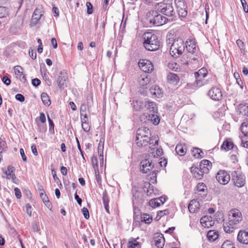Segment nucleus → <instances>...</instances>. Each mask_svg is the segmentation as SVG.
I'll use <instances>...</instances> for the list:
<instances>
[{
	"label": "nucleus",
	"mask_w": 248,
	"mask_h": 248,
	"mask_svg": "<svg viewBox=\"0 0 248 248\" xmlns=\"http://www.w3.org/2000/svg\"><path fill=\"white\" fill-rule=\"evenodd\" d=\"M229 221L223 224L224 231L230 233L233 232L238 225L243 219L241 213L236 209H232L229 215Z\"/></svg>",
	"instance_id": "1"
},
{
	"label": "nucleus",
	"mask_w": 248,
	"mask_h": 248,
	"mask_svg": "<svg viewBox=\"0 0 248 248\" xmlns=\"http://www.w3.org/2000/svg\"><path fill=\"white\" fill-rule=\"evenodd\" d=\"M143 45L145 48L150 51L158 50L160 47V41L157 35L152 32H146L142 36Z\"/></svg>",
	"instance_id": "2"
},
{
	"label": "nucleus",
	"mask_w": 248,
	"mask_h": 248,
	"mask_svg": "<svg viewBox=\"0 0 248 248\" xmlns=\"http://www.w3.org/2000/svg\"><path fill=\"white\" fill-rule=\"evenodd\" d=\"M146 19L150 24L155 26L163 25L170 21L156 10L149 11L146 14Z\"/></svg>",
	"instance_id": "3"
},
{
	"label": "nucleus",
	"mask_w": 248,
	"mask_h": 248,
	"mask_svg": "<svg viewBox=\"0 0 248 248\" xmlns=\"http://www.w3.org/2000/svg\"><path fill=\"white\" fill-rule=\"evenodd\" d=\"M150 134L149 129L145 127L139 128L136 132V143L139 147H146L148 145V134Z\"/></svg>",
	"instance_id": "4"
},
{
	"label": "nucleus",
	"mask_w": 248,
	"mask_h": 248,
	"mask_svg": "<svg viewBox=\"0 0 248 248\" xmlns=\"http://www.w3.org/2000/svg\"><path fill=\"white\" fill-rule=\"evenodd\" d=\"M155 9L160 13L171 17L170 20L176 17V13L174 10L172 3L159 2L155 5Z\"/></svg>",
	"instance_id": "5"
},
{
	"label": "nucleus",
	"mask_w": 248,
	"mask_h": 248,
	"mask_svg": "<svg viewBox=\"0 0 248 248\" xmlns=\"http://www.w3.org/2000/svg\"><path fill=\"white\" fill-rule=\"evenodd\" d=\"M170 46V54L174 58L179 57L183 52L185 48L184 41L181 38L172 39Z\"/></svg>",
	"instance_id": "6"
},
{
	"label": "nucleus",
	"mask_w": 248,
	"mask_h": 248,
	"mask_svg": "<svg viewBox=\"0 0 248 248\" xmlns=\"http://www.w3.org/2000/svg\"><path fill=\"white\" fill-rule=\"evenodd\" d=\"M232 180L234 185L238 187H243L246 183V177L244 174L238 171H233L231 173Z\"/></svg>",
	"instance_id": "7"
},
{
	"label": "nucleus",
	"mask_w": 248,
	"mask_h": 248,
	"mask_svg": "<svg viewBox=\"0 0 248 248\" xmlns=\"http://www.w3.org/2000/svg\"><path fill=\"white\" fill-rule=\"evenodd\" d=\"M178 15L182 17H185L187 15V6L184 0H175Z\"/></svg>",
	"instance_id": "8"
},
{
	"label": "nucleus",
	"mask_w": 248,
	"mask_h": 248,
	"mask_svg": "<svg viewBox=\"0 0 248 248\" xmlns=\"http://www.w3.org/2000/svg\"><path fill=\"white\" fill-rule=\"evenodd\" d=\"M154 167L152 161L149 158H145L140 162V171L143 173H147L153 169Z\"/></svg>",
	"instance_id": "9"
},
{
	"label": "nucleus",
	"mask_w": 248,
	"mask_h": 248,
	"mask_svg": "<svg viewBox=\"0 0 248 248\" xmlns=\"http://www.w3.org/2000/svg\"><path fill=\"white\" fill-rule=\"evenodd\" d=\"M216 179L221 185L227 184L230 180V175L225 170H220L216 175Z\"/></svg>",
	"instance_id": "10"
},
{
	"label": "nucleus",
	"mask_w": 248,
	"mask_h": 248,
	"mask_svg": "<svg viewBox=\"0 0 248 248\" xmlns=\"http://www.w3.org/2000/svg\"><path fill=\"white\" fill-rule=\"evenodd\" d=\"M139 66L140 69L145 73H149L152 72L154 69L153 63L147 60H141L139 62Z\"/></svg>",
	"instance_id": "11"
},
{
	"label": "nucleus",
	"mask_w": 248,
	"mask_h": 248,
	"mask_svg": "<svg viewBox=\"0 0 248 248\" xmlns=\"http://www.w3.org/2000/svg\"><path fill=\"white\" fill-rule=\"evenodd\" d=\"M195 81L193 83H187L186 86V88L195 90L206 84V81L204 78L205 77L201 76H195Z\"/></svg>",
	"instance_id": "12"
},
{
	"label": "nucleus",
	"mask_w": 248,
	"mask_h": 248,
	"mask_svg": "<svg viewBox=\"0 0 248 248\" xmlns=\"http://www.w3.org/2000/svg\"><path fill=\"white\" fill-rule=\"evenodd\" d=\"M208 95L212 99L217 101L220 100L222 97V92L217 87H212L209 91Z\"/></svg>",
	"instance_id": "13"
},
{
	"label": "nucleus",
	"mask_w": 248,
	"mask_h": 248,
	"mask_svg": "<svg viewBox=\"0 0 248 248\" xmlns=\"http://www.w3.org/2000/svg\"><path fill=\"white\" fill-rule=\"evenodd\" d=\"M67 74L64 71H61L60 73L57 81L59 88L64 89L67 87Z\"/></svg>",
	"instance_id": "14"
},
{
	"label": "nucleus",
	"mask_w": 248,
	"mask_h": 248,
	"mask_svg": "<svg viewBox=\"0 0 248 248\" xmlns=\"http://www.w3.org/2000/svg\"><path fill=\"white\" fill-rule=\"evenodd\" d=\"M203 170L201 169L200 166H193L191 168V172L194 178L198 180L202 179L203 177L204 174H206L207 173L203 172Z\"/></svg>",
	"instance_id": "15"
},
{
	"label": "nucleus",
	"mask_w": 248,
	"mask_h": 248,
	"mask_svg": "<svg viewBox=\"0 0 248 248\" xmlns=\"http://www.w3.org/2000/svg\"><path fill=\"white\" fill-rule=\"evenodd\" d=\"M237 239L240 243L248 245V232L240 230L238 233Z\"/></svg>",
	"instance_id": "16"
},
{
	"label": "nucleus",
	"mask_w": 248,
	"mask_h": 248,
	"mask_svg": "<svg viewBox=\"0 0 248 248\" xmlns=\"http://www.w3.org/2000/svg\"><path fill=\"white\" fill-rule=\"evenodd\" d=\"M42 16L43 14H41L40 10L38 9H36L33 12L30 24L31 26H35L38 23V21L41 19Z\"/></svg>",
	"instance_id": "17"
},
{
	"label": "nucleus",
	"mask_w": 248,
	"mask_h": 248,
	"mask_svg": "<svg viewBox=\"0 0 248 248\" xmlns=\"http://www.w3.org/2000/svg\"><path fill=\"white\" fill-rule=\"evenodd\" d=\"M3 172L6 175V178L8 179H12L13 182H15L14 180L16 179L15 174V168L12 166H8L7 169L4 170L2 169Z\"/></svg>",
	"instance_id": "18"
},
{
	"label": "nucleus",
	"mask_w": 248,
	"mask_h": 248,
	"mask_svg": "<svg viewBox=\"0 0 248 248\" xmlns=\"http://www.w3.org/2000/svg\"><path fill=\"white\" fill-rule=\"evenodd\" d=\"M186 47L188 52L194 53L196 50V41L194 39H188L186 43Z\"/></svg>",
	"instance_id": "19"
},
{
	"label": "nucleus",
	"mask_w": 248,
	"mask_h": 248,
	"mask_svg": "<svg viewBox=\"0 0 248 248\" xmlns=\"http://www.w3.org/2000/svg\"><path fill=\"white\" fill-rule=\"evenodd\" d=\"M188 208L191 213L197 212L200 209L199 202L196 200H191L188 204Z\"/></svg>",
	"instance_id": "20"
},
{
	"label": "nucleus",
	"mask_w": 248,
	"mask_h": 248,
	"mask_svg": "<svg viewBox=\"0 0 248 248\" xmlns=\"http://www.w3.org/2000/svg\"><path fill=\"white\" fill-rule=\"evenodd\" d=\"M150 81V78L147 74L141 75L138 78V82L139 84L142 87L147 85Z\"/></svg>",
	"instance_id": "21"
},
{
	"label": "nucleus",
	"mask_w": 248,
	"mask_h": 248,
	"mask_svg": "<svg viewBox=\"0 0 248 248\" xmlns=\"http://www.w3.org/2000/svg\"><path fill=\"white\" fill-rule=\"evenodd\" d=\"M200 221L202 226L205 228H209L214 224V221L212 220L210 217H209L208 216H204L202 217L201 218Z\"/></svg>",
	"instance_id": "22"
},
{
	"label": "nucleus",
	"mask_w": 248,
	"mask_h": 248,
	"mask_svg": "<svg viewBox=\"0 0 248 248\" xmlns=\"http://www.w3.org/2000/svg\"><path fill=\"white\" fill-rule=\"evenodd\" d=\"M144 107L149 111L151 113H155L157 112V109L156 104L155 102L152 101H146L144 103Z\"/></svg>",
	"instance_id": "23"
},
{
	"label": "nucleus",
	"mask_w": 248,
	"mask_h": 248,
	"mask_svg": "<svg viewBox=\"0 0 248 248\" xmlns=\"http://www.w3.org/2000/svg\"><path fill=\"white\" fill-rule=\"evenodd\" d=\"M199 166L201 167V169L203 170V172L208 173L209 170L211 168V163L208 160H202Z\"/></svg>",
	"instance_id": "24"
},
{
	"label": "nucleus",
	"mask_w": 248,
	"mask_h": 248,
	"mask_svg": "<svg viewBox=\"0 0 248 248\" xmlns=\"http://www.w3.org/2000/svg\"><path fill=\"white\" fill-rule=\"evenodd\" d=\"M134 111H140L144 107V103L141 100H134L131 104Z\"/></svg>",
	"instance_id": "25"
},
{
	"label": "nucleus",
	"mask_w": 248,
	"mask_h": 248,
	"mask_svg": "<svg viewBox=\"0 0 248 248\" xmlns=\"http://www.w3.org/2000/svg\"><path fill=\"white\" fill-rule=\"evenodd\" d=\"M154 242L155 246L158 248H162L165 244V239L163 235H159L154 238Z\"/></svg>",
	"instance_id": "26"
},
{
	"label": "nucleus",
	"mask_w": 248,
	"mask_h": 248,
	"mask_svg": "<svg viewBox=\"0 0 248 248\" xmlns=\"http://www.w3.org/2000/svg\"><path fill=\"white\" fill-rule=\"evenodd\" d=\"M149 90L151 94L156 97H160L162 94L161 89L156 85L152 86Z\"/></svg>",
	"instance_id": "27"
},
{
	"label": "nucleus",
	"mask_w": 248,
	"mask_h": 248,
	"mask_svg": "<svg viewBox=\"0 0 248 248\" xmlns=\"http://www.w3.org/2000/svg\"><path fill=\"white\" fill-rule=\"evenodd\" d=\"M167 79L170 83L174 85L177 84L180 80L179 77L173 73H170L168 75Z\"/></svg>",
	"instance_id": "28"
},
{
	"label": "nucleus",
	"mask_w": 248,
	"mask_h": 248,
	"mask_svg": "<svg viewBox=\"0 0 248 248\" xmlns=\"http://www.w3.org/2000/svg\"><path fill=\"white\" fill-rule=\"evenodd\" d=\"M147 141L149 148L151 149V150H153L154 147L158 145V138L156 136H152L151 138L149 137V140Z\"/></svg>",
	"instance_id": "29"
},
{
	"label": "nucleus",
	"mask_w": 248,
	"mask_h": 248,
	"mask_svg": "<svg viewBox=\"0 0 248 248\" xmlns=\"http://www.w3.org/2000/svg\"><path fill=\"white\" fill-rule=\"evenodd\" d=\"M40 197L47 208L51 210L52 207V205L46 194L44 193H40Z\"/></svg>",
	"instance_id": "30"
},
{
	"label": "nucleus",
	"mask_w": 248,
	"mask_h": 248,
	"mask_svg": "<svg viewBox=\"0 0 248 248\" xmlns=\"http://www.w3.org/2000/svg\"><path fill=\"white\" fill-rule=\"evenodd\" d=\"M218 237V233L217 231L215 230L209 231L207 233V237L209 241H214Z\"/></svg>",
	"instance_id": "31"
},
{
	"label": "nucleus",
	"mask_w": 248,
	"mask_h": 248,
	"mask_svg": "<svg viewBox=\"0 0 248 248\" xmlns=\"http://www.w3.org/2000/svg\"><path fill=\"white\" fill-rule=\"evenodd\" d=\"M146 117L148 120H150L155 125H157L159 123L160 119L159 117L155 113H151L146 115Z\"/></svg>",
	"instance_id": "32"
},
{
	"label": "nucleus",
	"mask_w": 248,
	"mask_h": 248,
	"mask_svg": "<svg viewBox=\"0 0 248 248\" xmlns=\"http://www.w3.org/2000/svg\"><path fill=\"white\" fill-rule=\"evenodd\" d=\"M15 74L16 77L19 78L21 80L22 79L25 80V76L23 74L22 68L20 66H16L14 67Z\"/></svg>",
	"instance_id": "33"
},
{
	"label": "nucleus",
	"mask_w": 248,
	"mask_h": 248,
	"mask_svg": "<svg viewBox=\"0 0 248 248\" xmlns=\"http://www.w3.org/2000/svg\"><path fill=\"white\" fill-rule=\"evenodd\" d=\"M132 202L133 203H136L137 204H140L142 203V200L141 198V194L140 192L136 191L133 193Z\"/></svg>",
	"instance_id": "34"
},
{
	"label": "nucleus",
	"mask_w": 248,
	"mask_h": 248,
	"mask_svg": "<svg viewBox=\"0 0 248 248\" xmlns=\"http://www.w3.org/2000/svg\"><path fill=\"white\" fill-rule=\"evenodd\" d=\"M176 153L180 155H184L186 152V148L185 145L178 144L175 147Z\"/></svg>",
	"instance_id": "35"
},
{
	"label": "nucleus",
	"mask_w": 248,
	"mask_h": 248,
	"mask_svg": "<svg viewBox=\"0 0 248 248\" xmlns=\"http://www.w3.org/2000/svg\"><path fill=\"white\" fill-rule=\"evenodd\" d=\"M103 202L104 206L106 212L109 213V198L106 193H103L102 197Z\"/></svg>",
	"instance_id": "36"
},
{
	"label": "nucleus",
	"mask_w": 248,
	"mask_h": 248,
	"mask_svg": "<svg viewBox=\"0 0 248 248\" xmlns=\"http://www.w3.org/2000/svg\"><path fill=\"white\" fill-rule=\"evenodd\" d=\"M233 144L232 141L226 140L224 141L221 146L222 149H224L225 151H228L233 148Z\"/></svg>",
	"instance_id": "37"
},
{
	"label": "nucleus",
	"mask_w": 248,
	"mask_h": 248,
	"mask_svg": "<svg viewBox=\"0 0 248 248\" xmlns=\"http://www.w3.org/2000/svg\"><path fill=\"white\" fill-rule=\"evenodd\" d=\"M42 101L43 104L46 106H49L51 104V102L49 97L47 94L46 93H43L41 95Z\"/></svg>",
	"instance_id": "38"
},
{
	"label": "nucleus",
	"mask_w": 248,
	"mask_h": 248,
	"mask_svg": "<svg viewBox=\"0 0 248 248\" xmlns=\"http://www.w3.org/2000/svg\"><path fill=\"white\" fill-rule=\"evenodd\" d=\"M241 131L244 136H248V121L243 122L241 125Z\"/></svg>",
	"instance_id": "39"
},
{
	"label": "nucleus",
	"mask_w": 248,
	"mask_h": 248,
	"mask_svg": "<svg viewBox=\"0 0 248 248\" xmlns=\"http://www.w3.org/2000/svg\"><path fill=\"white\" fill-rule=\"evenodd\" d=\"M192 154L195 158H202V155L203 153L201 150V149L194 148L192 150H191Z\"/></svg>",
	"instance_id": "40"
},
{
	"label": "nucleus",
	"mask_w": 248,
	"mask_h": 248,
	"mask_svg": "<svg viewBox=\"0 0 248 248\" xmlns=\"http://www.w3.org/2000/svg\"><path fill=\"white\" fill-rule=\"evenodd\" d=\"M139 217V219L140 218L141 219V222H144L145 223H150L152 221V218L150 217L149 215L147 214H143V215H141Z\"/></svg>",
	"instance_id": "41"
},
{
	"label": "nucleus",
	"mask_w": 248,
	"mask_h": 248,
	"mask_svg": "<svg viewBox=\"0 0 248 248\" xmlns=\"http://www.w3.org/2000/svg\"><path fill=\"white\" fill-rule=\"evenodd\" d=\"M240 113L248 117V105H240L239 108Z\"/></svg>",
	"instance_id": "42"
},
{
	"label": "nucleus",
	"mask_w": 248,
	"mask_h": 248,
	"mask_svg": "<svg viewBox=\"0 0 248 248\" xmlns=\"http://www.w3.org/2000/svg\"><path fill=\"white\" fill-rule=\"evenodd\" d=\"M162 153L163 151L162 149H157L155 151V152L152 150V152H150V153L148 154V156L150 157H157L158 156H160L161 155H162Z\"/></svg>",
	"instance_id": "43"
},
{
	"label": "nucleus",
	"mask_w": 248,
	"mask_h": 248,
	"mask_svg": "<svg viewBox=\"0 0 248 248\" xmlns=\"http://www.w3.org/2000/svg\"><path fill=\"white\" fill-rule=\"evenodd\" d=\"M7 149V146L6 141L2 138H0V155L6 152Z\"/></svg>",
	"instance_id": "44"
},
{
	"label": "nucleus",
	"mask_w": 248,
	"mask_h": 248,
	"mask_svg": "<svg viewBox=\"0 0 248 248\" xmlns=\"http://www.w3.org/2000/svg\"><path fill=\"white\" fill-rule=\"evenodd\" d=\"M195 76H201L202 77H206L207 75V69L205 68H202L198 70L197 72H196L194 73Z\"/></svg>",
	"instance_id": "45"
},
{
	"label": "nucleus",
	"mask_w": 248,
	"mask_h": 248,
	"mask_svg": "<svg viewBox=\"0 0 248 248\" xmlns=\"http://www.w3.org/2000/svg\"><path fill=\"white\" fill-rule=\"evenodd\" d=\"M138 205L136 203H133V210H134V220L135 222H138L140 223V221L139 220V215H136V213L137 211H139V209L138 207Z\"/></svg>",
	"instance_id": "46"
},
{
	"label": "nucleus",
	"mask_w": 248,
	"mask_h": 248,
	"mask_svg": "<svg viewBox=\"0 0 248 248\" xmlns=\"http://www.w3.org/2000/svg\"><path fill=\"white\" fill-rule=\"evenodd\" d=\"M91 162L95 172L96 173V171H98V161L97 157L95 156H93L91 158Z\"/></svg>",
	"instance_id": "47"
},
{
	"label": "nucleus",
	"mask_w": 248,
	"mask_h": 248,
	"mask_svg": "<svg viewBox=\"0 0 248 248\" xmlns=\"http://www.w3.org/2000/svg\"><path fill=\"white\" fill-rule=\"evenodd\" d=\"M159 201V199L157 198L152 199L149 201V205L153 208L159 206L161 204H160Z\"/></svg>",
	"instance_id": "48"
},
{
	"label": "nucleus",
	"mask_w": 248,
	"mask_h": 248,
	"mask_svg": "<svg viewBox=\"0 0 248 248\" xmlns=\"http://www.w3.org/2000/svg\"><path fill=\"white\" fill-rule=\"evenodd\" d=\"M8 15V9L5 7L0 6V17H3Z\"/></svg>",
	"instance_id": "49"
},
{
	"label": "nucleus",
	"mask_w": 248,
	"mask_h": 248,
	"mask_svg": "<svg viewBox=\"0 0 248 248\" xmlns=\"http://www.w3.org/2000/svg\"><path fill=\"white\" fill-rule=\"evenodd\" d=\"M127 247L128 248H139L140 244L134 240L133 241H129L128 243Z\"/></svg>",
	"instance_id": "50"
},
{
	"label": "nucleus",
	"mask_w": 248,
	"mask_h": 248,
	"mask_svg": "<svg viewBox=\"0 0 248 248\" xmlns=\"http://www.w3.org/2000/svg\"><path fill=\"white\" fill-rule=\"evenodd\" d=\"M101 143H102V141L100 140V142L98 144V149H97L98 154L99 156V155L103 156L104 143H103L102 144Z\"/></svg>",
	"instance_id": "51"
},
{
	"label": "nucleus",
	"mask_w": 248,
	"mask_h": 248,
	"mask_svg": "<svg viewBox=\"0 0 248 248\" xmlns=\"http://www.w3.org/2000/svg\"><path fill=\"white\" fill-rule=\"evenodd\" d=\"M24 22V18L22 16H19L17 18V22L16 23V26L18 28H20L22 26Z\"/></svg>",
	"instance_id": "52"
},
{
	"label": "nucleus",
	"mask_w": 248,
	"mask_h": 248,
	"mask_svg": "<svg viewBox=\"0 0 248 248\" xmlns=\"http://www.w3.org/2000/svg\"><path fill=\"white\" fill-rule=\"evenodd\" d=\"M170 211L168 209H166L163 210L159 211L157 212V217H159V218H161L164 215H167L169 214Z\"/></svg>",
	"instance_id": "53"
},
{
	"label": "nucleus",
	"mask_w": 248,
	"mask_h": 248,
	"mask_svg": "<svg viewBox=\"0 0 248 248\" xmlns=\"http://www.w3.org/2000/svg\"><path fill=\"white\" fill-rule=\"evenodd\" d=\"M206 186L203 183H200L197 186V190L200 192H204L206 190Z\"/></svg>",
	"instance_id": "54"
},
{
	"label": "nucleus",
	"mask_w": 248,
	"mask_h": 248,
	"mask_svg": "<svg viewBox=\"0 0 248 248\" xmlns=\"http://www.w3.org/2000/svg\"><path fill=\"white\" fill-rule=\"evenodd\" d=\"M221 248H235V247L231 242L227 241L223 243Z\"/></svg>",
	"instance_id": "55"
},
{
	"label": "nucleus",
	"mask_w": 248,
	"mask_h": 248,
	"mask_svg": "<svg viewBox=\"0 0 248 248\" xmlns=\"http://www.w3.org/2000/svg\"><path fill=\"white\" fill-rule=\"evenodd\" d=\"M81 125L83 130L85 132H87L90 131L91 126L89 122L86 123L82 124Z\"/></svg>",
	"instance_id": "56"
},
{
	"label": "nucleus",
	"mask_w": 248,
	"mask_h": 248,
	"mask_svg": "<svg viewBox=\"0 0 248 248\" xmlns=\"http://www.w3.org/2000/svg\"><path fill=\"white\" fill-rule=\"evenodd\" d=\"M236 44L241 50H244L245 49V46L244 42L240 39H238L236 41Z\"/></svg>",
	"instance_id": "57"
},
{
	"label": "nucleus",
	"mask_w": 248,
	"mask_h": 248,
	"mask_svg": "<svg viewBox=\"0 0 248 248\" xmlns=\"http://www.w3.org/2000/svg\"><path fill=\"white\" fill-rule=\"evenodd\" d=\"M241 4L242 5L243 10L246 13H248V5L247 3L246 0H240Z\"/></svg>",
	"instance_id": "58"
},
{
	"label": "nucleus",
	"mask_w": 248,
	"mask_h": 248,
	"mask_svg": "<svg viewBox=\"0 0 248 248\" xmlns=\"http://www.w3.org/2000/svg\"><path fill=\"white\" fill-rule=\"evenodd\" d=\"M29 55L32 60H35L36 58V53L35 50L32 49L31 48L29 49Z\"/></svg>",
	"instance_id": "59"
},
{
	"label": "nucleus",
	"mask_w": 248,
	"mask_h": 248,
	"mask_svg": "<svg viewBox=\"0 0 248 248\" xmlns=\"http://www.w3.org/2000/svg\"><path fill=\"white\" fill-rule=\"evenodd\" d=\"M82 212L84 217L86 219H88L90 217V215H89V211H88V209L86 207H83L82 209Z\"/></svg>",
	"instance_id": "60"
},
{
	"label": "nucleus",
	"mask_w": 248,
	"mask_h": 248,
	"mask_svg": "<svg viewBox=\"0 0 248 248\" xmlns=\"http://www.w3.org/2000/svg\"><path fill=\"white\" fill-rule=\"evenodd\" d=\"M47 119L49 123V131H51L52 130L54 131V124L53 121L49 118L48 116H47Z\"/></svg>",
	"instance_id": "61"
},
{
	"label": "nucleus",
	"mask_w": 248,
	"mask_h": 248,
	"mask_svg": "<svg viewBox=\"0 0 248 248\" xmlns=\"http://www.w3.org/2000/svg\"><path fill=\"white\" fill-rule=\"evenodd\" d=\"M86 6L87 7V13L88 14H91L93 13V6L92 4L90 2H87L86 3Z\"/></svg>",
	"instance_id": "62"
},
{
	"label": "nucleus",
	"mask_w": 248,
	"mask_h": 248,
	"mask_svg": "<svg viewBox=\"0 0 248 248\" xmlns=\"http://www.w3.org/2000/svg\"><path fill=\"white\" fill-rule=\"evenodd\" d=\"M15 98L17 100L20 102H23L25 100V97L20 93L16 94Z\"/></svg>",
	"instance_id": "63"
},
{
	"label": "nucleus",
	"mask_w": 248,
	"mask_h": 248,
	"mask_svg": "<svg viewBox=\"0 0 248 248\" xmlns=\"http://www.w3.org/2000/svg\"><path fill=\"white\" fill-rule=\"evenodd\" d=\"M2 81L6 85H9L11 83V79L7 76H4L2 78Z\"/></svg>",
	"instance_id": "64"
}]
</instances>
